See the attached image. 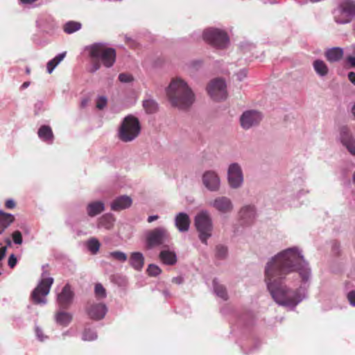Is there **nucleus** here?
<instances>
[{
  "label": "nucleus",
  "instance_id": "f257e3e1",
  "mask_svg": "<svg viewBox=\"0 0 355 355\" xmlns=\"http://www.w3.org/2000/svg\"><path fill=\"white\" fill-rule=\"evenodd\" d=\"M293 271H297L304 281L309 279L310 269L297 248H288L268 262L265 281L275 301L283 306H296L302 300L298 289L288 288L282 279Z\"/></svg>",
  "mask_w": 355,
  "mask_h": 355
},
{
  "label": "nucleus",
  "instance_id": "f03ea898",
  "mask_svg": "<svg viewBox=\"0 0 355 355\" xmlns=\"http://www.w3.org/2000/svg\"><path fill=\"white\" fill-rule=\"evenodd\" d=\"M166 96L173 107L188 110L195 101V94L188 84L180 78L172 79L166 89Z\"/></svg>",
  "mask_w": 355,
  "mask_h": 355
},
{
  "label": "nucleus",
  "instance_id": "7ed1b4c3",
  "mask_svg": "<svg viewBox=\"0 0 355 355\" xmlns=\"http://www.w3.org/2000/svg\"><path fill=\"white\" fill-rule=\"evenodd\" d=\"M91 59L88 71L96 73L101 67V62L107 68L113 66L116 61V51L113 48L107 47L103 43H94L86 48Z\"/></svg>",
  "mask_w": 355,
  "mask_h": 355
},
{
  "label": "nucleus",
  "instance_id": "20e7f679",
  "mask_svg": "<svg viewBox=\"0 0 355 355\" xmlns=\"http://www.w3.org/2000/svg\"><path fill=\"white\" fill-rule=\"evenodd\" d=\"M202 38L209 45L219 49L227 47L230 38L227 33L221 29L208 28L203 31Z\"/></svg>",
  "mask_w": 355,
  "mask_h": 355
},
{
  "label": "nucleus",
  "instance_id": "39448f33",
  "mask_svg": "<svg viewBox=\"0 0 355 355\" xmlns=\"http://www.w3.org/2000/svg\"><path fill=\"white\" fill-rule=\"evenodd\" d=\"M195 226L199 232L200 241L207 244V241L211 237L213 230L212 220L207 211H202L196 216Z\"/></svg>",
  "mask_w": 355,
  "mask_h": 355
},
{
  "label": "nucleus",
  "instance_id": "423d86ee",
  "mask_svg": "<svg viewBox=\"0 0 355 355\" xmlns=\"http://www.w3.org/2000/svg\"><path fill=\"white\" fill-rule=\"evenodd\" d=\"M46 272L42 273V279L31 293V298L35 304L44 305L47 302L46 296L50 292L53 278L46 277Z\"/></svg>",
  "mask_w": 355,
  "mask_h": 355
},
{
  "label": "nucleus",
  "instance_id": "0eeeda50",
  "mask_svg": "<svg viewBox=\"0 0 355 355\" xmlns=\"http://www.w3.org/2000/svg\"><path fill=\"white\" fill-rule=\"evenodd\" d=\"M207 90L214 101H220L227 98L226 85L221 78L211 80L207 87Z\"/></svg>",
  "mask_w": 355,
  "mask_h": 355
},
{
  "label": "nucleus",
  "instance_id": "6e6552de",
  "mask_svg": "<svg viewBox=\"0 0 355 355\" xmlns=\"http://www.w3.org/2000/svg\"><path fill=\"white\" fill-rule=\"evenodd\" d=\"M75 293L69 284H66L57 294L56 302L60 309H68L72 304Z\"/></svg>",
  "mask_w": 355,
  "mask_h": 355
},
{
  "label": "nucleus",
  "instance_id": "1a4fd4ad",
  "mask_svg": "<svg viewBox=\"0 0 355 355\" xmlns=\"http://www.w3.org/2000/svg\"><path fill=\"white\" fill-rule=\"evenodd\" d=\"M169 239V234L162 227L155 228L150 231L146 237L147 243L150 247L160 245Z\"/></svg>",
  "mask_w": 355,
  "mask_h": 355
},
{
  "label": "nucleus",
  "instance_id": "9d476101",
  "mask_svg": "<svg viewBox=\"0 0 355 355\" xmlns=\"http://www.w3.org/2000/svg\"><path fill=\"white\" fill-rule=\"evenodd\" d=\"M118 137L123 142L133 140V114L124 118L118 131Z\"/></svg>",
  "mask_w": 355,
  "mask_h": 355
},
{
  "label": "nucleus",
  "instance_id": "9b49d317",
  "mask_svg": "<svg viewBox=\"0 0 355 355\" xmlns=\"http://www.w3.org/2000/svg\"><path fill=\"white\" fill-rule=\"evenodd\" d=\"M340 9L343 14H345V18L335 17L336 21L340 24L349 23L352 17L355 15V1L352 0H344L340 4Z\"/></svg>",
  "mask_w": 355,
  "mask_h": 355
},
{
  "label": "nucleus",
  "instance_id": "f8f14e48",
  "mask_svg": "<svg viewBox=\"0 0 355 355\" xmlns=\"http://www.w3.org/2000/svg\"><path fill=\"white\" fill-rule=\"evenodd\" d=\"M243 174L241 167L237 164H232L228 169V182L231 187L238 188L243 182Z\"/></svg>",
  "mask_w": 355,
  "mask_h": 355
},
{
  "label": "nucleus",
  "instance_id": "ddd939ff",
  "mask_svg": "<svg viewBox=\"0 0 355 355\" xmlns=\"http://www.w3.org/2000/svg\"><path fill=\"white\" fill-rule=\"evenodd\" d=\"M261 120V115L259 112L250 110L245 112L241 116V125L244 129L258 124Z\"/></svg>",
  "mask_w": 355,
  "mask_h": 355
},
{
  "label": "nucleus",
  "instance_id": "4468645a",
  "mask_svg": "<svg viewBox=\"0 0 355 355\" xmlns=\"http://www.w3.org/2000/svg\"><path fill=\"white\" fill-rule=\"evenodd\" d=\"M107 312V306L101 302L94 303L87 309L89 317L94 320H102L105 316Z\"/></svg>",
  "mask_w": 355,
  "mask_h": 355
},
{
  "label": "nucleus",
  "instance_id": "2eb2a0df",
  "mask_svg": "<svg viewBox=\"0 0 355 355\" xmlns=\"http://www.w3.org/2000/svg\"><path fill=\"white\" fill-rule=\"evenodd\" d=\"M202 182L205 187L211 191H218L220 188V179L212 171H207L203 174Z\"/></svg>",
  "mask_w": 355,
  "mask_h": 355
},
{
  "label": "nucleus",
  "instance_id": "dca6fc26",
  "mask_svg": "<svg viewBox=\"0 0 355 355\" xmlns=\"http://www.w3.org/2000/svg\"><path fill=\"white\" fill-rule=\"evenodd\" d=\"M210 205L223 214L231 212L234 207L231 200L226 196H220L215 198Z\"/></svg>",
  "mask_w": 355,
  "mask_h": 355
},
{
  "label": "nucleus",
  "instance_id": "f3484780",
  "mask_svg": "<svg viewBox=\"0 0 355 355\" xmlns=\"http://www.w3.org/2000/svg\"><path fill=\"white\" fill-rule=\"evenodd\" d=\"M36 23L39 28L49 35H52L56 28L54 20L51 17L47 15L40 16Z\"/></svg>",
  "mask_w": 355,
  "mask_h": 355
},
{
  "label": "nucleus",
  "instance_id": "a211bd4d",
  "mask_svg": "<svg viewBox=\"0 0 355 355\" xmlns=\"http://www.w3.org/2000/svg\"><path fill=\"white\" fill-rule=\"evenodd\" d=\"M340 139L349 152L355 155V139L349 133V128L347 126H343L340 129Z\"/></svg>",
  "mask_w": 355,
  "mask_h": 355
},
{
  "label": "nucleus",
  "instance_id": "6ab92c4d",
  "mask_svg": "<svg viewBox=\"0 0 355 355\" xmlns=\"http://www.w3.org/2000/svg\"><path fill=\"white\" fill-rule=\"evenodd\" d=\"M132 202V200L130 196H121L116 198L110 204L112 211H118L129 207Z\"/></svg>",
  "mask_w": 355,
  "mask_h": 355
},
{
  "label": "nucleus",
  "instance_id": "aec40b11",
  "mask_svg": "<svg viewBox=\"0 0 355 355\" xmlns=\"http://www.w3.org/2000/svg\"><path fill=\"white\" fill-rule=\"evenodd\" d=\"M191 220L186 213H179L175 219V227L180 232H187L190 227Z\"/></svg>",
  "mask_w": 355,
  "mask_h": 355
},
{
  "label": "nucleus",
  "instance_id": "412c9836",
  "mask_svg": "<svg viewBox=\"0 0 355 355\" xmlns=\"http://www.w3.org/2000/svg\"><path fill=\"white\" fill-rule=\"evenodd\" d=\"M64 310L60 309L57 311L54 315V319L57 324L65 327L72 321L73 315L71 313L67 312Z\"/></svg>",
  "mask_w": 355,
  "mask_h": 355
},
{
  "label": "nucleus",
  "instance_id": "4be33fe9",
  "mask_svg": "<svg viewBox=\"0 0 355 355\" xmlns=\"http://www.w3.org/2000/svg\"><path fill=\"white\" fill-rule=\"evenodd\" d=\"M159 259L163 264L167 266H174L178 261L175 252L169 250H162L159 254Z\"/></svg>",
  "mask_w": 355,
  "mask_h": 355
},
{
  "label": "nucleus",
  "instance_id": "5701e85b",
  "mask_svg": "<svg viewBox=\"0 0 355 355\" xmlns=\"http://www.w3.org/2000/svg\"><path fill=\"white\" fill-rule=\"evenodd\" d=\"M105 210V204L102 201H93L89 202L86 207V211L89 216L94 217Z\"/></svg>",
  "mask_w": 355,
  "mask_h": 355
},
{
  "label": "nucleus",
  "instance_id": "b1692460",
  "mask_svg": "<svg viewBox=\"0 0 355 355\" xmlns=\"http://www.w3.org/2000/svg\"><path fill=\"white\" fill-rule=\"evenodd\" d=\"M39 138L48 144L53 142V133L50 126L46 125H42L37 132Z\"/></svg>",
  "mask_w": 355,
  "mask_h": 355
},
{
  "label": "nucleus",
  "instance_id": "393cba45",
  "mask_svg": "<svg viewBox=\"0 0 355 355\" xmlns=\"http://www.w3.org/2000/svg\"><path fill=\"white\" fill-rule=\"evenodd\" d=\"M239 216L244 223H250L255 218L256 211L254 206L247 205L242 207L239 211Z\"/></svg>",
  "mask_w": 355,
  "mask_h": 355
},
{
  "label": "nucleus",
  "instance_id": "a878e982",
  "mask_svg": "<svg viewBox=\"0 0 355 355\" xmlns=\"http://www.w3.org/2000/svg\"><path fill=\"white\" fill-rule=\"evenodd\" d=\"M15 217L12 214L6 213L0 209V236L14 222Z\"/></svg>",
  "mask_w": 355,
  "mask_h": 355
},
{
  "label": "nucleus",
  "instance_id": "bb28decb",
  "mask_svg": "<svg viewBox=\"0 0 355 355\" xmlns=\"http://www.w3.org/2000/svg\"><path fill=\"white\" fill-rule=\"evenodd\" d=\"M343 50L339 47H334L327 50L325 53L327 60L331 62H337L342 59Z\"/></svg>",
  "mask_w": 355,
  "mask_h": 355
},
{
  "label": "nucleus",
  "instance_id": "cd10ccee",
  "mask_svg": "<svg viewBox=\"0 0 355 355\" xmlns=\"http://www.w3.org/2000/svg\"><path fill=\"white\" fill-rule=\"evenodd\" d=\"M114 220L112 214H105L99 218L98 227L110 230L113 227Z\"/></svg>",
  "mask_w": 355,
  "mask_h": 355
},
{
  "label": "nucleus",
  "instance_id": "c85d7f7f",
  "mask_svg": "<svg viewBox=\"0 0 355 355\" xmlns=\"http://www.w3.org/2000/svg\"><path fill=\"white\" fill-rule=\"evenodd\" d=\"M313 66L315 72L320 76H324L329 72V69L327 64L322 60H315L313 63Z\"/></svg>",
  "mask_w": 355,
  "mask_h": 355
},
{
  "label": "nucleus",
  "instance_id": "c756f323",
  "mask_svg": "<svg viewBox=\"0 0 355 355\" xmlns=\"http://www.w3.org/2000/svg\"><path fill=\"white\" fill-rule=\"evenodd\" d=\"M82 27V24L80 22L75 21H69L65 23L63 26V31L67 34H72L79 31Z\"/></svg>",
  "mask_w": 355,
  "mask_h": 355
},
{
  "label": "nucleus",
  "instance_id": "7c9ffc66",
  "mask_svg": "<svg viewBox=\"0 0 355 355\" xmlns=\"http://www.w3.org/2000/svg\"><path fill=\"white\" fill-rule=\"evenodd\" d=\"M107 258L116 261L123 263L127 261L128 256L125 253L121 251H112L108 253Z\"/></svg>",
  "mask_w": 355,
  "mask_h": 355
},
{
  "label": "nucleus",
  "instance_id": "2f4dec72",
  "mask_svg": "<svg viewBox=\"0 0 355 355\" xmlns=\"http://www.w3.org/2000/svg\"><path fill=\"white\" fill-rule=\"evenodd\" d=\"M101 243L96 238L89 239L86 243L87 250L92 254H96L100 248Z\"/></svg>",
  "mask_w": 355,
  "mask_h": 355
},
{
  "label": "nucleus",
  "instance_id": "473e14b6",
  "mask_svg": "<svg viewBox=\"0 0 355 355\" xmlns=\"http://www.w3.org/2000/svg\"><path fill=\"white\" fill-rule=\"evenodd\" d=\"M143 107L146 112L148 114H153L157 111V103L152 99L145 100L143 102Z\"/></svg>",
  "mask_w": 355,
  "mask_h": 355
},
{
  "label": "nucleus",
  "instance_id": "72a5a7b5",
  "mask_svg": "<svg viewBox=\"0 0 355 355\" xmlns=\"http://www.w3.org/2000/svg\"><path fill=\"white\" fill-rule=\"evenodd\" d=\"M97 333L94 329L85 328L82 334V340L84 341H93L97 339Z\"/></svg>",
  "mask_w": 355,
  "mask_h": 355
},
{
  "label": "nucleus",
  "instance_id": "f704fd0d",
  "mask_svg": "<svg viewBox=\"0 0 355 355\" xmlns=\"http://www.w3.org/2000/svg\"><path fill=\"white\" fill-rule=\"evenodd\" d=\"M213 284L216 295L222 299L226 300L227 299V294L225 286L218 284L216 280H214Z\"/></svg>",
  "mask_w": 355,
  "mask_h": 355
},
{
  "label": "nucleus",
  "instance_id": "c9c22d12",
  "mask_svg": "<svg viewBox=\"0 0 355 355\" xmlns=\"http://www.w3.org/2000/svg\"><path fill=\"white\" fill-rule=\"evenodd\" d=\"M162 272V269L158 266L153 263L149 264L146 269V273L149 277H157Z\"/></svg>",
  "mask_w": 355,
  "mask_h": 355
},
{
  "label": "nucleus",
  "instance_id": "e433bc0d",
  "mask_svg": "<svg viewBox=\"0 0 355 355\" xmlns=\"http://www.w3.org/2000/svg\"><path fill=\"white\" fill-rule=\"evenodd\" d=\"M144 263V258L141 253L135 252V269L141 270Z\"/></svg>",
  "mask_w": 355,
  "mask_h": 355
},
{
  "label": "nucleus",
  "instance_id": "4c0bfd02",
  "mask_svg": "<svg viewBox=\"0 0 355 355\" xmlns=\"http://www.w3.org/2000/svg\"><path fill=\"white\" fill-rule=\"evenodd\" d=\"M94 292L96 296L98 298L103 299L106 297V291L103 286L100 283L96 284Z\"/></svg>",
  "mask_w": 355,
  "mask_h": 355
},
{
  "label": "nucleus",
  "instance_id": "58836bf2",
  "mask_svg": "<svg viewBox=\"0 0 355 355\" xmlns=\"http://www.w3.org/2000/svg\"><path fill=\"white\" fill-rule=\"evenodd\" d=\"M107 103V97L105 96H98L96 100V107L99 110H103Z\"/></svg>",
  "mask_w": 355,
  "mask_h": 355
},
{
  "label": "nucleus",
  "instance_id": "ea45409f",
  "mask_svg": "<svg viewBox=\"0 0 355 355\" xmlns=\"http://www.w3.org/2000/svg\"><path fill=\"white\" fill-rule=\"evenodd\" d=\"M12 237L13 239V242L15 244L21 245L22 243V242H23L22 234H21V232H19V230L15 231L12 234Z\"/></svg>",
  "mask_w": 355,
  "mask_h": 355
},
{
  "label": "nucleus",
  "instance_id": "a19ab883",
  "mask_svg": "<svg viewBox=\"0 0 355 355\" xmlns=\"http://www.w3.org/2000/svg\"><path fill=\"white\" fill-rule=\"evenodd\" d=\"M59 64L53 58L46 64V71L51 74Z\"/></svg>",
  "mask_w": 355,
  "mask_h": 355
},
{
  "label": "nucleus",
  "instance_id": "79ce46f5",
  "mask_svg": "<svg viewBox=\"0 0 355 355\" xmlns=\"http://www.w3.org/2000/svg\"><path fill=\"white\" fill-rule=\"evenodd\" d=\"M227 250V248L223 245H217L216 246V254L219 258H224L226 256Z\"/></svg>",
  "mask_w": 355,
  "mask_h": 355
},
{
  "label": "nucleus",
  "instance_id": "37998d69",
  "mask_svg": "<svg viewBox=\"0 0 355 355\" xmlns=\"http://www.w3.org/2000/svg\"><path fill=\"white\" fill-rule=\"evenodd\" d=\"M132 76L127 73H122L119 76V80L121 83H130L132 80Z\"/></svg>",
  "mask_w": 355,
  "mask_h": 355
},
{
  "label": "nucleus",
  "instance_id": "c03bdc74",
  "mask_svg": "<svg viewBox=\"0 0 355 355\" xmlns=\"http://www.w3.org/2000/svg\"><path fill=\"white\" fill-rule=\"evenodd\" d=\"M17 263V257L14 254H11L8 258V264L10 268H13Z\"/></svg>",
  "mask_w": 355,
  "mask_h": 355
},
{
  "label": "nucleus",
  "instance_id": "a18cd8bd",
  "mask_svg": "<svg viewBox=\"0 0 355 355\" xmlns=\"http://www.w3.org/2000/svg\"><path fill=\"white\" fill-rule=\"evenodd\" d=\"M43 102L38 101L34 105L35 114H38L43 110Z\"/></svg>",
  "mask_w": 355,
  "mask_h": 355
},
{
  "label": "nucleus",
  "instance_id": "49530a36",
  "mask_svg": "<svg viewBox=\"0 0 355 355\" xmlns=\"http://www.w3.org/2000/svg\"><path fill=\"white\" fill-rule=\"evenodd\" d=\"M347 299L349 303L355 306V291H350L347 295Z\"/></svg>",
  "mask_w": 355,
  "mask_h": 355
},
{
  "label": "nucleus",
  "instance_id": "de8ad7c7",
  "mask_svg": "<svg viewBox=\"0 0 355 355\" xmlns=\"http://www.w3.org/2000/svg\"><path fill=\"white\" fill-rule=\"evenodd\" d=\"M66 55H67V52L64 51V52H62V53L56 55L53 58V59L57 62V63L60 64L64 60V58L66 57Z\"/></svg>",
  "mask_w": 355,
  "mask_h": 355
},
{
  "label": "nucleus",
  "instance_id": "09e8293b",
  "mask_svg": "<svg viewBox=\"0 0 355 355\" xmlns=\"http://www.w3.org/2000/svg\"><path fill=\"white\" fill-rule=\"evenodd\" d=\"M140 129H141V127H140L139 119L135 117V138L136 137H137V135L139 134Z\"/></svg>",
  "mask_w": 355,
  "mask_h": 355
},
{
  "label": "nucleus",
  "instance_id": "8fccbe9b",
  "mask_svg": "<svg viewBox=\"0 0 355 355\" xmlns=\"http://www.w3.org/2000/svg\"><path fill=\"white\" fill-rule=\"evenodd\" d=\"M5 206L7 209H12L15 207L16 203L12 199H8L5 202Z\"/></svg>",
  "mask_w": 355,
  "mask_h": 355
},
{
  "label": "nucleus",
  "instance_id": "3c124183",
  "mask_svg": "<svg viewBox=\"0 0 355 355\" xmlns=\"http://www.w3.org/2000/svg\"><path fill=\"white\" fill-rule=\"evenodd\" d=\"M35 334H36V336H37V338L40 341H43L44 340V335H43L42 330L40 327H37L35 328Z\"/></svg>",
  "mask_w": 355,
  "mask_h": 355
},
{
  "label": "nucleus",
  "instance_id": "603ef678",
  "mask_svg": "<svg viewBox=\"0 0 355 355\" xmlns=\"http://www.w3.org/2000/svg\"><path fill=\"white\" fill-rule=\"evenodd\" d=\"M171 281L173 284H181L183 282V278L181 276H178L173 277Z\"/></svg>",
  "mask_w": 355,
  "mask_h": 355
},
{
  "label": "nucleus",
  "instance_id": "864d4df0",
  "mask_svg": "<svg viewBox=\"0 0 355 355\" xmlns=\"http://www.w3.org/2000/svg\"><path fill=\"white\" fill-rule=\"evenodd\" d=\"M7 252V247L4 246L0 248V261L5 257Z\"/></svg>",
  "mask_w": 355,
  "mask_h": 355
},
{
  "label": "nucleus",
  "instance_id": "5fc2aeb1",
  "mask_svg": "<svg viewBox=\"0 0 355 355\" xmlns=\"http://www.w3.org/2000/svg\"><path fill=\"white\" fill-rule=\"evenodd\" d=\"M116 282L122 286L125 284V278L121 276H118L116 277Z\"/></svg>",
  "mask_w": 355,
  "mask_h": 355
},
{
  "label": "nucleus",
  "instance_id": "6e6d98bb",
  "mask_svg": "<svg viewBox=\"0 0 355 355\" xmlns=\"http://www.w3.org/2000/svg\"><path fill=\"white\" fill-rule=\"evenodd\" d=\"M348 78L349 80L355 85V73L353 71H351L348 73Z\"/></svg>",
  "mask_w": 355,
  "mask_h": 355
},
{
  "label": "nucleus",
  "instance_id": "4d7b16f0",
  "mask_svg": "<svg viewBox=\"0 0 355 355\" xmlns=\"http://www.w3.org/2000/svg\"><path fill=\"white\" fill-rule=\"evenodd\" d=\"M348 62L351 64L352 67H355V58L353 56H349L347 58Z\"/></svg>",
  "mask_w": 355,
  "mask_h": 355
},
{
  "label": "nucleus",
  "instance_id": "13d9d810",
  "mask_svg": "<svg viewBox=\"0 0 355 355\" xmlns=\"http://www.w3.org/2000/svg\"><path fill=\"white\" fill-rule=\"evenodd\" d=\"M21 3L24 5H30L33 3V2L36 1L37 0H19Z\"/></svg>",
  "mask_w": 355,
  "mask_h": 355
},
{
  "label": "nucleus",
  "instance_id": "bf43d9fd",
  "mask_svg": "<svg viewBox=\"0 0 355 355\" xmlns=\"http://www.w3.org/2000/svg\"><path fill=\"white\" fill-rule=\"evenodd\" d=\"M159 216L157 215L150 216L148 218V222L152 223L153 221L158 219Z\"/></svg>",
  "mask_w": 355,
  "mask_h": 355
},
{
  "label": "nucleus",
  "instance_id": "052dcab7",
  "mask_svg": "<svg viewBox=\"0 0 355 355\" xmlns=\"http://www.w3.org/2000/svg\"><path fill=\"white\" fill-rule=\"evenodd\" d=\"M30 84H31V83H30V82H28V81L24 82V83L21 85V89H24L27 88L28 87H29Z\"/></svg>",
  "mask_w": 355,
  "mask_h": 355
},
{
  "label": "nucleus",
  "instance_id": "680f3d73",
  "mask_svg": "<svg viewBox=\"0 0 355 355\" xmlns=\"http://www.w3.org/2000/svg\"><path fill=\"white\" fill-rule=\"evenodd\" d=\"M88 103V100L87 98H84L81 101V107H85Z\"/></svg>",
  "mask_w": 355,
  "mask_h": 355
},
{
  "label": "nucleus",
  "instance_id": "e2e57ef3",
  "mask_svg": "<svg viewBox=\"0 0 355 355\" xmlns=\"http://www.w3.org/2000/svg\"><path fill=\"white\" fill-rule=\"evenodd\" d=\"M129 263L130 266H133V252L130 253V255L129 257Z\"/></svg>",
  "mask_w": 355,
  "mask_h": 355
},
{
  "label": "nucleus",
  "instance_id": "0e129e2a",
  "mask_svg": "<svg viewBox=\"0 0 355 355\" xmlns=\"http://www.w3.org/2000/svg\"><path fill=\"white\" fill-rule=\"evenodd\" d=\"M71 332L69 331H66L62 334V336L64 338L67 336H70Z\"/></svg>",
  "mask_w": 355,
  "mask_h": 355
},
{
  "label": "nucleus",
  "instance_id": "69168bd1",
  "mask_svg": "<svg viewBox=\"0 0 355 355\" xmlns=\"http://www.w3.org/2000/svg\"><path fill=\"white\" fill-rule=\"evenodd\" d=\"M5 242H6V243L7 246H11V245H12V242H11V241H10V238H6V239H5Z\"/></svg>",
  "mask_w": 355,
  "mask_h": 355
},
{
  "label": "nucleus",
  "instance_id": "338daca9",
  "mask_svg": "<svg viewBox=\"0 0 355 355\" xmlns=\"http://www.w3.org/2000/svg\"><path fill=\"white\" fill-rule=\"evenodd\" d=\"M352 113L355 116V105L352 107Z\"/></svg>",
  "mask_w": 355,
  "mask_h": 355
},
{
  "label": "nucleus",
  "instance_id": "774afa93",
  "mask_svg": "<svg viewBox=\"0 0 355 355\" xmlns=\"http://www.w3.org/2000/svg\"><path fill=\"white\" fill-rule=\"evenodd\" d=\"M353 181H354V183L355 184V172H354V176H353Z\"/></svg>",
  "mask_w": 355,
  "mask_h": 355
}]
</instances>
